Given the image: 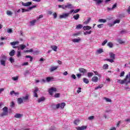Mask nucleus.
<instances>
[{
  "mask_svg": "<svg viewBox=\"0 0 130 130\" xmlns=\"http://www.w3.org/2000/svg\"><path fill=\"white\" fill-rule=\"evenodd\" d=\"M110 57L111 59L106 58L104 60H106L107 61H109L110 62H114V59H115V54L110 52L109 53Z\"/></svg>",
  "mask_w": 130,
  "mask_h": 130,
  "instance_id": "f257e3e1",
  "label": "nucleus"
},
{
  "mask_svg": "<svg viewBox=\"0 0 130 130\" xmlns=\"http://www.w3.org/2000/svg\"><path fill=\"white\" fill-rule=\"evenodd\" d=\"M3 112L1 114V116L3 117V116H6L8 115V113H9V111H8V107H5L3 109Z\"/></svg>",
  "mask_w": 130,
  "mask_h": 130,
  "instance_id": "f03ea898",
  "label": "nucleus"
},
{
  "mask_svg": "<svg viewBox=\"0 0 130 130\" xmlns=\"http://www.w3.org/2000/svg\"><path fill=\"white\" fill-rule=\"evenodd\" d=\"M125 85H127L130 83V72L128 74H127L124 78Z\"/></svg>",
  "mask_w": 130,
  "mask_h": 130,
  "instance_id": "7ed1b4c3",
  "label": "nucleus"
},
{
  "mask_svg": "<svg viewBox=\"0 0 130 130\" xmlns=\"http://www.w3.org/2000/svg\"><path fill=\"white\" fill-rule=\"evenodd\" d=\"M65 106H66V103H62L61 104H57V105H56V108L57 109H58L59 107H60L61 109H63Z\"/></svg>",
  "mask_w": 130,
  "mask_h": 130,
  "instance_id": "20e7f679",
  "label": "nucleus"
},
{
  "mask_svg": "<svg viewBox=\"0 0 130 130\" xmlns=\"http://www.w3.org/2000/svg\"><path fill=\"white\" fill-rule=\"evenodd\" d=\"M36 7H37L36 5H34L28 8L27 9H22V13H25V12H29V11H31V10L34 9V8H36Z\"/></svg>",
  "mask_w": 130,
  "mask_h": 130,
  "instance_id": "39448f33",
  "label": "nucleus"
},
{
  "mask_svg": "<svg viewBox=\"0 0 130 130\" xmlns=\"http://www.w3.org/2000/svg\"><path fill=\"white\" fill-rule=\"evenodd\" d=\"M57 90L56 89V88L55 87H51L49 89V93L50 95H53V92H56Z\"/></svg>",
  "mask_w": 130,
  "mask_h": 130,
  "instance_id": "423d86ee",
  "label": "nucleus"
},
{
  "mask_svg": "<svg viewBox=\"0 0 130 130\" xmlns=\"http://www.w3.org/2000/svg\"><path fill=\"white\" fill-rule=\"evenodd\" d=\"M10 44L13 46V48H17V47H19V46H15V45L19 44V41L11 42Z\"/></svg>",
  "mask_w": 130,
  "mask_h": 130,
  "instance_id": "0eeeda50",
  "label": "nucleus"
},
{
  "mask_svg": "<svg viewBox=\"0 0 130 130\" xmlns=\"http://www.w3.org/2000/svg\"><path fill=\"white\" fill-rule=\"evenodd\" d=\"M29 94H26L25 96H22V100L23 101V102H26V101H28L29 100Z\"/></svg>",
  "mask_w": 130,
  "mask_h": 130,
  "instance_id": "6e6552de",
  "label": "nucleus"
},
{
  "mask_svg": "<svg viewBox=\"0 0 130 130\" xmlns=\"http://www.w3.org/2000/svg\"><path fill=\"white\" fill-rule=\"evenodd\" d=\"M69 15H70V13H64L62 15H60L59 16V18L60 19L68 18V17H69Z\"/></svg>",
  "mask_w": 130,
  "mask_h": 130,
  "instance_id": "1a4fd4ad",
  "label": "nucleus"
},
{
  "mask_svg": "<svg viewBox=\"0 0 130 130\" xmlns=\"http://www.w3.org/2000/svg\"><path fill=\"white\" fill-rule=\"evenodd\" d=\"M22 5L23 6V7H30L31 5H32V2H28L26 3L24 2H22Z\"/></svg>",
  "mask_w": 130,
  "mask_h": 130,
  "instance_id": "9d476101",
  "label": "nucleus"
},
{
  "mask_svg": "<svg viewBox=\"0 0 130 130\" xmlns=\"http://www.w3.org/2000/svg\"><path fill=\"white\" fill-rule=\"evenodd\" d=\"M76 128L77 130H84L87 128V126L83 125L82 126L76 127Z\"/></svg>",
  "mask_w": 130,
  "mask_h": 130,
  "instance_id": "9b49d317",
  "label": "nucleus"
},
{
  "mask_svg": "<svg viewBox=\"0 0 130 130\" xmlns=\"http://www.w3.org/2000/svg\"><path fill=\"white\" fill-rule=\"evenodd\" d=\"M79 71L80 72V73H81V74H86V73H87V70L84 69V68H79Z\"/></svg>",
  "mask_w": 130,
  "mask_h": 130,
  "instance_id": "f8f14e48",
  "label": "nucleus"
},
{
  "mask_svg": "<svg viewBox=\"0 0 130 130\" xmlns=\"http://www.w3.org/2000/svg\"><path fill=\"white\" fill-rule=\"evenodd\" d=\"M117 83H119V84H125V79L124 80H121V79H117Z\"/></svg>",
  "mask_w": 130,
  "mask_h": 130,
  "instance_id": "ddd939ff",
  "label": "nucleus"
},
{
  "mask_svg": "<svg viewBox=\"0 0 130 130\" xmlns=\"http://www.w3.org/2000/svg\"><path fill=\"white\" fill-rule=\"evenodd\" d=\"M58 69V66H54V67H52L50 69V72H52L54 71H55L56 70H57Z\"/></svg>",
  "mask_w": 130,
  "mask_h": 130,
  "instance_id": "4468645a",
  "label": "nucleus"
},
{
  "mask_svg": "<svg viewBox=\"0 0 130 130\" xmlns=\"http://www.w3.org/2000/svg\"><path fill=\"white\" fill-rule=\"evenodd\" d=\"M24 101H23L22 98H19L17 99V103L18 104H22Z\"/></svg>",
  "mask_w": 130,
  "mask_h": 130,
  "instance_id": "2eb2a0df",
  "label": "nucleus"
},
{
  "mask_svg": "<svg viewBox=\"0 0 130 130\" xmlns=\"http://www.w3.org/2000/svg\"><path fill=\"white\" fill-rule=\"evenodd\" d=\"M83 28V30H84V31H87V30H90L92 29V27L87 25V26H84Z\"/></svg>",
  "mask_w": 130,
  "mask_h": 130,
  "instance_id": "dca6fc26",
  "label": "nucleus"
},
{
  "mask_svg": "<svg viewBox=\"0 0 130 130\" xmlns=\"http://www.w3.org/2000/svg\"><path fill=\"white\" fill-rule=\"evenodd\" d=\"M92 82H94V83H97L98 82V77L97 76H94L92 79H91Z\"/></svg>",
  "mask_w": 130,
  "mask_h": 130,
  "instance_id": "f3484780",
  "label": "nucleus"
},
{
  "mask_svg": "<svg viewBox=\"0 0 130 130\" xmlns=\"http://www.w3.org/2000/svg\"><path fill=\"white\" fill-rule=\"evenodd\" d=\"M45 101V98H44V96H42V98H40L38 100V103H40Z\"/></svg>",
  "mask_w": 130,
  "mask_h": 130,
  "instance_id": "a211bd4d",
  "label": "nucleus"
},
{
  "mask_svg": "<svg viewBox=\"0 0 130 130\" xmlns=\"http://www.w3.org/2000/svg\"><path fill=\"white\" fill-rule=\"evenodd\" d=\"M36 22H37V20H36V19H34L33 20H31L30 21V26H34V25H35V23H36Z\"/></svg>",
  "mask_w": 130,
  "mask_h": 130,
  "instance_id": "6ab92c4d",
  "label": "nucleus"
},
{
  "mask_svg": "<svg viewBox=\"0 0 130 130\" xmlns=\"http://www.w3.org/2000/svg\"><path fill=\"white\" fill-rule=\"evenodd\" d=\"M51 48H52L54 51H57V46L55 45L51 46Z\"/></svg>",
  "mask_w": 130,
  "mask_h": 130,
  "instance_id": "aec40b11",
  "label": "nucleus"
},
{
  "mask_svg": "<svg viewBox=\"0 0 130 130\" xmlns=\"http://www.w3.org/2000/svg\"><path fill=\"white\" fill-rule=\"evenodd\" d=\"M22 116H23V115L21 114H16L14 117H15V118H20V117H22Z\"/></svg>",
  "mask_w": 130,
  "mask_h": 130,
  "instance_id": "412c9836",
  "label": "nucleus"
},
{
  "mask_svg": "<svg viewBox=\"0 0 130 130\" xmlns=\"http://www.w3.org/2000/svg\"><path fill=\"white\" fill-rule=\"evenodd\" d=\"M73 18L76 20H79V18H80V14H77L76 15H74Z\"/></svg>",
  "mask_w": 130,
  "mask_h": 130,
  "instance_id": "4be33fe9",
  "label": "nucleus"
},
{
  "mask_svg": "<svg viewBox=\"0 0 130 130\" xmlns=\"http://www.w3.org/2000/svg\"><path fill=\"white\" fill-rule=\"evenodd\" d=\"M117 42L120 44H123V43H125V42L122 41V40H121V39H117Z\"/></svg>",
  "mask_w": 130,
  "mask_h": 130,
  "instance_id": "5701e85b",
  "label": "nucleus"
},
{
  "mask_svg": "<svg viewBox=\"0 0 130 130\" xmlns=\"http://www.w3.org/2000/svg\"><path fill=\"white\" fill-rule=\"evenodd\" d=\"M107 46H109V47H110V48H112L113 47V44L110 42L107 44Z\"/></svg>",
  "mask_w": 130,
  "mask_h": 130,
  "instance_id": "b1692460",
  "label": "nucleus"
},
{
  "mask_svg": "<svg viewBox=\"0 0 130 130\" xmlns=\"http://www.w3.org/2000/svg\"><path fill=\"white\" fill-rule=\"evenodd\" d=\"M9 55H10V56H14V55H15V50H12L9 53Z\"/></svg>",
  "mask_w": 130,
  "mask_h": 130,
  "instance_id": "393cba45",
  "label": "nucleus"
},
{
  "mask_svg": "<svg viewBox=\"0 0 130 130\" xmlns=\"http://www.w3.org/2000/svg\"><path fill=\"white\" fill-rule=\"evenodd\" d=\"M65 8H67L68 9H72L73 8V5H72V4H68L67 5L65 6Z\"/></svg>",
  "mask_w": 130,
  "mask_h": 130,
  "instance_id": "a878e982",
  "label": "nucleus"
},
{
  "mask_svg": "<svg viewBox=\"0 0 130 130\" xmlns=\"http://www.w3.org/2000/svg\"><path fill=\"white\" fill-rule=\"evenodd\" d=\"M19 46L21 50H23V49H24V48H26V45H25L21 44L19 45Z\"/></svg>",
  "mask_w": 130,
  "mask_h": 130,
  "instance_id": "bb28decb",
  "label": "nucleus"
},
{
  "mask_svg": "<svg viewBox=\"0 0 130 130\" xmlns=\"http://www.w3.org/2000/svg\"><path fill=\"white\" fill-rule=\"evenodd\" d=\"M6 61H5L3 60H1L0 62H1V64H2V66H3V67H6Z\"/></svg>",
  "mask_w": 130,
  "mask_h": 130,
  "instance_id": "cd10ccee",
  "label": "nucleus"
},
{
  "mask_svg": "<svg viewBox=\"0 0 130 130\" xmlns=\"http://www.w3.org/2000/svg\"><path fill=\"white\" fill-rule=\"evenodd\" d=\"M83 80L84 83H85V84H89V79H88L84 78Z\"/></svg>",
  "mask_w": 130,
  "mask_h": 130,
  "instance_id": "c85d7f7f",
  "label": "nucleus"
},
{
  "mask_svg": "<svg viewBox=\"0 0 130 130\" xmlns=\"http://www.w3.org/2000/svg\"><path fill=\"white\" fill-rule=\"evenodd\" d=\"M99 22L100 23H106L107 20H106V19H99Z\"/></svg>",
  "mask_w": 130,
  "mask_h": 130,
  "instance_id": "c756f323",
  "label": "nucleus"
},
{
  "mask_svg": "<svg viewBox=\"0 0 130 130\" xmlns=\"http://www.w3.org/2000/svg\"><path fill=\"white\" fill-rule=\"evenodd\" d=\"M53 80V77H48L46 78L47 82H50V81H52Z\"/></svg>",
  "mask_w": 130,
  "mask_h": 130,
  "instance_id": "7c9ffc66",
  "label": "nucleus"
},
{
  "mask_svg": "<svg viewBox=\"0 0 130 130\" xmlns=\"http://www.w3.org/2000/svg\"><path fill=\"white\" fill-rule=\"evenodd\" d=\"M6 14L8 16H12V15H13V12L11 11L8 10L7 11Z\"/></svg>",
  "mask_w": 130,
  "mask_h": 130,
  "instance_id": "2f4dec72",
  "label": "nucleus"
},
{
  "mask_svg": "<svg viewBox=\"0 0 130 130\" xmlns=\"http://www.w3.org/2000/svg\"><path fill=\"white\" fill-rule=\"evenodd\" d=\"M90 21H91V18L88 17L87 20L84 22V24H89V23H90Z\"/></svg>",
  "mask_w": 130,
  "mask_h": 130,
  "instance_id": "473e14b6",
  "label": "nucleus"
},
{
  "mask_svg": "<svg viewBox=\"0 0 130 130\" xmlns=\"http://www.w3.org/2000/svg\"><path fill=\"white\" fill-rule=\"evenodd\" d=\"M79 123H80V121L78 119L75 120L74 121V124H75L76 125H78Z\"/></svg>",
  "mask_w": 130,
  "mask_h": 130,
  "instance_id": "72a5a7b5",
  "label": "nucleus"
},
{
  "mask_svg": "<svg viewBox=\"0 0 130 130\" xmlns=\"http://www.w3.org/2000/svg\"><path fill=\"white\" fill-rule=\"evenodd\" d=\"M1 60H4V61H6L7 60V56L6 55H3L1 56Z\"/></svg>",
  "mask_w": 130,
  "mask_h": 130,
  "instance_id": "f704fd0d",
  "label": "nucleus"
},
{
  "mask_svg": "<svg viewBox=\"0 0 130 130\" xmlns=\"http://www.w3.org/2000/svg\"><path fill=\"white\" fill-rule=\"evenodd\" d=\"M104 99L106 100V102H112V101L108 98H104Z\"/></svg>",
  "mask_w": 130,
  "mask_h": 130,
  "instance_id": "c9c22d12",
  "label": "nucleus"
},
{
  "mask_svg": "<svg viewBox=\"0 0 130 130\" xmlns=\"http://www.w3.org/2000/svg\"><path fill=\"white\" fill-rule=\"evenodd\" d=\"M103 69L104 70H108V65L107 64H104Z\"/></svg>",
  "mask_w": 130,
  "mask_h": 130,
  "instance_id": "e433bc0d",
  "label": "nucleus"
},
{
  "mask_svg": "<svg viewBox=\"0 0 130 130\" xmlns=\"http://www.w3.org/2000/svg\"><path fill=\"white\" fill-rule=\"evenodd\" d=\"M25 57L26 58H30V61H32V60H33V57H32L31 55H26L25 56Z\"/></svg>",
  "mask_w": 130,
  "mask_h": 130,
  "instance_id": "4c0bfd02",
  "label": "nucleus"
},
{
  "mask_svg": "<svg viewBox=\"0 0 130 130\" xmlns=\"http://www.w3.org/2000/svg\"><path fill=\"white\" fill-rule=\"evenodd\" d=\"M83 25L82 24H78L76 26V29H82Z\"/></svg>",
  "mask_w": 130,
  "mask_h": 130,
  "instance_id": "58836bf2",
  "label": "nucleus"
},
{
  "mask_svg": "<svg viewBox=\"0 0 130 130\" xmlns=\"http://www.w3.org/2000/svg\"><path fill=\"white\" fill-rule=\"evenodd\" d=\"M102 87H103V85L101 84V85H99L98 87H95V90H98V89H101V88H102Z\"/></svg>",
  "mask_w": 130,
  "mask_h": 130,
  "instance_id": "ea45409f",
  "label": "nucleus"
},
{
  "mask_svg": "<svg viewBox=\"0 0 130 130\" xmlns=\"http://www.w3.org/2000/svg\"><path fill=\"white\" fill-rule=\"evenodd\" d=\"M94 73L90 72V73H87V76L90 78V77H92V76H93Z\"/></svg>",
  "mask_w": 130,
  "mask_h": 130,
  "instance_id": "a19ab883",
  "label": "nucleus"
},
{
  "mask_svg": "<svg viewBox=\"0 0 130 130\" xmlns=\"http://www.w3.org/2000/svg\"><path fill=\"white\" fill-rule=\"evenodd\" d=\"M92 33V31H86L85 32H84V35H87L88 34H91Z\"/></svg>",
  "mask_w": 130,
  "mask_h": 130,
  "instance_id": "79ce46f5",
  "label": "nucleus"
},
{
  "mask_svg": "<svg viewBox=\"0 0 130 130\" xmlns=\"http://www.w3.org/2000/svg\"><path fill=\"white\" fill-rule=\"evenodd\" d=\"M94 2H96L97 5H99L102 3V1L101 0H94Z\"/></svg>",
  "mask_w": 130,
  "mask_h": 130,
  "instance_id": "37998d69",
  "label": "nucleus"
},
{
  "mask_svg": "<svg viewBox=\"0 0 130 130\" xmlns=\"http://www.w3.org/2000/svg\"><path fill=\"white\" fill-rule=\"evenodd\" d=\"M9 60L11 63H13V62H15V60L12 57L9 58Z\"/></svg>",
  "mask_w": 130,
  "mask_h": 130,
  "instance_id": "c03bdc74",
  "label": "nucleus"
},
{
  "mask_svg": "<svg viewBox=\"0 0 130 130\" xmlns=\"http://www.w3.org/2000/svg\"><path fill=\"white\" fill-rule=\"evenodd\" d=\"M119 23H120V20H116L114 21V25H115V24H119Z\"/></svg>",
  "mask_w": 130,
  "mask_h": 130,
  "instance_id": "a18cd8bd",
  "label": "nucleus"
},
{
  "mask_svg": "<svg viewBox=\"0 0 130 130\" xmlns=\"http://www.w3.org/2000/svg\"><path fill=\"white\" fill-rule=\"evenodd\" d=\"M79 41H80V39H75L73 40V42H74V43H78Z\"/></svg>",
  "mask_w": 130,
  "mask_h": 130,
  "instance_id": "49530a36",
  "label": "nucleus"
},
{
  "mask_svg": "<svg viewBox=\"0 0 130 130\" xmlns=\"http://www.w3.org/2000/svg\"><path fill=\"white\" fill-rule=\"evenodd\" d=\"M18 79H19V77L18 76L12 77V80L13 81H18Z\"/></svg>",
  "mask_w": 130,
  "mask_h": 130,
  "instance_id": "de8ad7c7",
  "label": "nucleus"
},
{
  "mask_svg": "<svg viewBox=\"0 0 130 130\" xmlns=\"http://www.w3.org/2000/svg\"><path fill=\"white\" fill-rule=\"evenodd\" d=\"M108 41H107V40H105L102 44V46H104V45H105V44H107V43L108 42Z\"/></svg>",
  "mask_w": 130,
  "mask_h": 130,
  "instance_id": "09e8293b",
  "label": "nucleus"
},
{
  "mask_svg": "<svg viewBox=\"0 0 130 130\" xmlns=\"http://www.w3.org/2000/svg\"><path fill=\"white\" fill-rule=\"evenodd\" d=\"M97 52L98 53H102V52H103V49H99V50H98Z\"/></svg>",
  "mask_w": 130,
  "mask_h": 130,
  "instance_id": "8fccbe9b",
  "label": "nucleus"
},
{
  "mask_svg": "<svg viewBox=\"0 0 130 130\" xmlns=\"http://www.w3.org/2000/svg\"><path fill=\"white\" fill-rule=\"evenodd\" d=\"M94 116H90L88 117V119L89 120H92V119H94Z\"/></svg>",
  "mask_w": 130,
  "mask_h": 130,
  "instance_id": "3c124183",
  "label": "nucleus"
},
{
  "mask_svg": "<svg viewBox=\"0 0 130 130\" xmlns=\"http://www.w3.org/2000/svg\"><path fill=\"white\" fill-rule=\"evenodd\" d=\"M24 52H33V49H30L29 50H27L24 51Z\"/></svg>",
  "mask_w": 130,
  "mask_h": 130,
  "instance_id": "603ef678",
  "label": "nucleus"
},
{
  "mask_svg": "<svg viewBox=\"0 0 130 130\" xmlns=\"http://www.w3.org/2000/svg\"><path fill=\"white\" fill-rule=\"evenodd\" d=\"M60 95V94H59V93H56L54 95V97H55V98H59Z\"/></svg>",
  "mask_w": 130,
  "mask_h": 130,
  "instance_id": "864d4df0",
  "label": "nucleus"
},
{
  "mask_svg": "<svg viewBox=\"0 0 130 130\" xmlns=\"http://www.w3.org/2000/svg\"><path fill=\"white\" fill-rule=\"evenodd\" d=\"M53 16L54 17V19H56V18L57 17V14H56V13H54L53 14Z\"/></svg>",
  "mask_w": 130,
  "mask_h": 130,
  "instance_id": "5fc2aeb1",
  "label": "nucleus"
},
{
  "mask_svg": "<svg viewBox=\"0 0 130 130\" xmlns=\"http://www.w3.org/2000/svg\"><path fill=\"white\" fill-rule=\"evenodd\" d=\"M38 91H39V88L36 87L35 90L34 91V93H37Z\"/></svg>",
  "mask_w": 130,
  "mask_h": 130,
  "instance_id": "6e6d98bb",
  "label": "nucleus"
},
{
  "mask_svg": "<svg viewBox=\"0 0 130 130\" xmlns=\"http://www.w3.org/2000/svg\"><path fill=\"white\" fill-rule=\"evenodd\" d=\"M97 27H98V28H102L103 27V24H98V25H97Z\"/></svg>",
  "mask_w": 130,
  "mask_h": 130,
  "instance_id": "4d7b16f0",
  "label": "nucleus"
},
{
  "mask_svg": "<svg viewBox=\"0 0 130 130\" xmlns=\"http://www.w3.org/2000/svg\"><path fill=\"white\" fill-rule=\"evenodd\" d=\"M17 57H20V56H21V52L20 51L17 52Z\"/></svg>",
  "mask_w": 130,
  "mask_h": 130,
  "instance_id": "13d9d810",
  "label": "nucleus"
},
{
  "mask_svg": "<svg viewBox=\"0 0 130 130\" xmlns=\"http://www.w3.org/2000/svg\"><path fill=\"white\" fill-rule=\"evenodd\" d=\"M71 77L72 78V79H74V80H76V79L77 78L75 74H72Z\"/></svg>",
  "mask_w": 130,
  "mask_h": 130,
  "instance_id": "bf43d9fd",
  "label": "nucleus"
},
{
  "mask_svg": "<svg viewBox=\"0 0 130 130\" xmlns=\"http://www.w3.org/2000/svg\"><path fill=\"white\" fill-rule=\"evenodd\" d=\"M124 74H125V73H124V71L120 73V77H123V76H124Z\"/></svg>",
  "mask_w": 130,
  "mask_h": 130,
  "instance_id": "052dcab7",
  "label": "nucleus"
},
{
  "mask_svg": "<svg viewBox=\"0 0 130 130\" xmlns=\"http://www.w3.org/2000/svg\"><path fill=\"white\" fill-rule=\"evenodd\" d=\"M10 106H11V107H15V103H14V102H12L11 103Z\"/></svg>",
  "mask_w": 130,
  "mask_h": 130,
  "instance_id": "680f3d73",
  "label": "nucleus"
},
{
  "mask_svg": "<svg viewBox=\"0 0 130 130\" xmlns=\"http://www.w3.org/2000/svg\"><path fill=\"white\" fill-rule=\"evenodd\" d=\"M34 97H36L37 98H38V94H37V92H34Z\"/></svg>",
  "mask_w": 130,
  "mask_h": 130,
  "instance_id": "e2e57ef3",
  "label": "nucleus"
},
{
  "mask_svg": "<svg viewBox=\"0 0 130 130\" xmlns=\"http://www.w3.org/2000/svg\"><path fill=\"white\" fill-rule=\"evenodd\" d=\"M79 12H80V9H76V10H74V13L77 14V13H79Z\"/></svg>",
  "mask_w": 130,
  "mask_h": 130,
  "instance_id": "0e129e2a",
  "label": "nucleus"
},
{
  "mask_svg": "<svg viewBox=\"0 0 130 130\" xmlns=\"http://www.w3.org/2000/svg\"><path fill=\"white\" fill-rule=\"evenodd\" d=\"M108 26H109V27H112V26H114V22H113V23H109Z\"/></svg>",
  "mask_w": 130,
  "mask_h": 130,
  "instance_id": "69168bd1",
  "label": "nucleus"
},
{
  "mask_svg": "<svg viewBox=\"0 0 130 130\" xmlns=\"http://www.w3.org/2000/svg\"><path fill=\"white\" fill-rule=\"evenodd\" d=\"M8 33H12V32H13V30H12V29H9L7 30Z\"/></svg>",
  "mask_w": 130,
  "mask_h": 130,
  "instance_id": "338daca9",
  "label": "nucleus"
},
{
  "mask_svg": "<svg viewBox=\"0 0 130 130\" xmlns=\"http://www.w3.org/2000/svg\"><path fill=\"white\" fill-rule=\"evenodd\" d=\"M81 89H82V88L81 87L78 88V89L77 90V93H80Z\"/></svg>",
  "mask_w": 130,
  "mask_h": 130,
  "instance_id": "774afa93",
  "label": "nucleus"
}]
</instances>
